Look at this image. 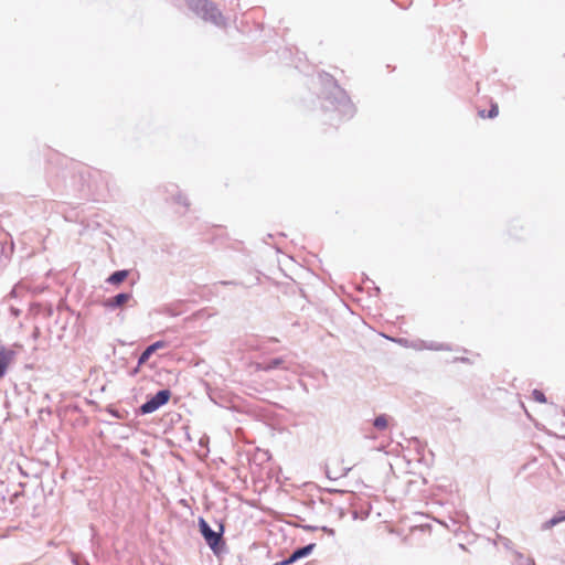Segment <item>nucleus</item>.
Masks as SVG:
<instances>
[{
	"label": "nucleus",
	"mask_w": 565,
	"mask_h": 565,
	"mask_svg": "<svg viewBox=\"0 0 565 565\" xmlns=\"http://www.w3.org/2000/svg\"><path fill=\"white\" fill-rule=\"evenodd\" d=\"M6 495L0 493V511H4L6 510Z\"/></svg>",
	"instance_id": "21"
},
{
	"label": "nucleus",
	"mask_w": 565,
	"mask_h": 565,
	"mask_svg": "<svg viewBox=\"0 0 565 565\" xmlns=\"http://www.w3.org/2000/svg\"><path fill=\"white\" fill-rule=\"evenodd\" d=\"M499 114V106L498 104L495 103H492L491 106H490V109L487 111L486 114V110H480L479 111V115L482 117V118H494L497 117Z\"/></svg>",
	"instance_id": "14"
},
{
	"label": "nucleus",
	"mask_w": 565,
	"mask_h": 565,
	"mask_svg": "<svg viewBox=\"0 0 565 565\" xmlns=\"http://www.w3.org/2000/svg\"><path fill=\"white\" fill-rule=\"evenodd\" d=\"M316 547L315 543H309L305 546H300L295 548L290 555L282 561L276 562L274 565H291L297 561L309 556Z\"/></svg>",
	"instance_id": "5"
},
{
	"label": "nucleus",
	"mask_w": 565,
	"mask_h": 565,
	"mask_svg": "<svg viewBox=\"0 0 565 565\" xmlns=\"http://www.w3.org/2000/svg\"><path fill=\"white\" fill-rule=\"evenodd\" d=\"M129 276L128 269H119L111 273L107 279L106 282L109 285L118 286L121 282H124Z\"/></svg>",
	"instance_id": "10"
},
{
	"label": "nucleus",
	"mask_w": 565,
	"mask_h": 565,
	"mask_svg": "<svg viewBox=\"0 0 565 565\" xmlns=\"http://www.w3.org/2000/svg\"><path fill=\"white\" fill-rule=\"evenodd\" d=\"M554 518H556V519H557V521H558L559 523H561V522H563V521H565V510H561V511H558V512L554 515Z\"/></svg>",
	"instance_id": "19"
},
{
	"label": "nucleus",
	"mask_w": 565,
	"mask_h": 565,
	"mask_svg": "<svg viewBox=\"0 0 565 565\" xmlns=\"http://www.w3.org/2000/svg\"><path fill=\"white\" fill-rule=\"evenodd\" d=\"M189 10L198 18L214 25H225L226 20L212 0H184Z\"/></svg>",
	"instance_id": "3"
},
{
	"label": "nucleus",
	"mask_w": 565,
	"mask_h": 565,
	"mask_svg": "<svg viewBox=\"0 0 565 565\" xmlns=\"http://www.w3.org/2000/svg\"><path fill=\"white\" fill-rule=\"evenodd\" d=\"M557 524H559V522L557 521L556 518L553 516L550 520H547V521H545V522H543L541 524V530L542 531H547V530L552 529L553 526H555Z\"/></svg>",
	"instance_id": "16"
},
{
	"label": "nucleus",
	"mask_w": 565,
	"mask_h": 565,
	"mask_svg": "<svg viewBox=\"0 0 565 565\" xmlns=\"http://www.w3.org/2000/svg\"><path fill=\"white\" fill-rule=\"evenodd\" d=\"M425 349L431 350V351H451V345L448 343H441V342H435L430 341L425 343Z\"/></svg>",
	"instance_id": "12"
},
{
	"label": "nucleus",
	"mask_w": 565,
	"mask_h": 565,
	"mask_svg": "<svg viewBox=\"0 0 565 565\" xmlns=\"http://www.w3.org/2000/svg\"><path fill=\"white\" fill-rule=\"evenodd\" d=\"M171 395L172 393L169 388H162L154 395L150 396L143 404H141L136 413L138 415H148L154 413L169 402Z\"/></svg>",
	"instance_id": "4"
},
{
	"label": "nucleus",
	"mask_w": 565,
	"mask_h": 565,
	"mask_svg": "<svg viewBox=\"0 0 565 565\" xmlns=\"http://www.w3.org/2000/svg\"><path fill=\"white\" fill-rule=\"evenodd\" d=\"M351 470V468H343L342 472L340 475H337V476H333L331 473V471L327 468L326 469V476L330 479V480H337L339 479L340 477H345L349 471Z\"/></svg>",
	"instance_id": "17"
},
{
	"label": "nucleus",
	"mask_w": 565,
	"mask_h": 565,
	"mask_svg": "<svg viewBox=\"0 0 565 565\" xmlns=\"http://www.w3.org/2000/svg\"><path fill=\"white\" fill-rule=\"evenodd\" d=\"M217 530L211 527L209 522L203 518H198V527L201 536L204 539L206 545L216 557H221L228 553V547L224 539L225 525L223 521L215 520Z\"/></svg>",
	"instance_id": "2"
},
{
	"label": "nucleus",
	"mask_w": 565,
	"mask_h": 565,
	"mask_svg": "<svg viewBox=\"0 0 565 565\" xmlns=\"http://www.w3.org/2000/svg\"><path fill=\"white\" fill-rule=\"evenodd\" d=\"M9 311H10L11 316H13L14 318L20 317V315H21V310L19 308L13 307V306H11L9 308Z\"/></svg>",
	"instance_id": "18"
},
{
	"label": "nucleus",
	"mask_w": 565,
	"mask_h": 565,
	"mask_svg": "<svg viewBox=\"0 0 565 565\" xmlns=\"http://www.w3.org/2000/svg\"><path fill=\"white\" fill-rule=\"evenodd\" d=\"M352 516H353V519H354V520H355V519H358V511H355V510H354V511L352 512Z\"/></svg>",
	"instance_id": "30"
},
{
	"label": "nucleus",
	"mask_w": 565,
	"mask_h": 565,
	"mask_svg": "<svg viewBox=\"0 0 565 565\" xmlns=\"http://www.w3.org/2000/svg\"><path fill=\"white\" fill-rule=\"evenodd\" d=\"M163 312H164V313H167V315H169V316H171V317H173V316H175V315H177V313H175V312H173L170 308H166Z\"/></svg>",
	"instance_id": "27"
},
{
	"label": "nucleus",
	"mask_w": 565,
	"mask_h": 565,
	"mask_svg": "<svg viewBox=\"0 0 565 565\" xmlns=\"http://www.w3.org/2000/svg\"><path fill=\"white\" fill-rule=\"evenodd\" d=\"M455 361H459V362H462V363H466L469 361L468 358H456Z\"/></svg>",
	"instance_id": "28"
},
{
	"label": "nucleus",
	"mask_w": 565,
	"mask_h": 565,
	"mask_svg": "<svg viewBox=\"0 0 565 565\" xmlns=\"http://www.w3.org/2000/svg\"><path fill=\"white\" fill-rule=\"evenodd\" d=\"M329 492H332V493H340V494H345L347 492L343 491V490H337V489H329L328 490Z\"/></svg>",
	"instance_id": "26"
},
{
	"label": "nucleus",
	"mask_w": 565,
	"mask_h": 565,
	"mask_svg": "<svg viewBox=\"0 0 565 565\" xmlns=\"http://www.w3.org/2000/svg\"><path fill=\"white\" fill-rule=\"evenodd\" d=\"M82 565H90L86 559L82 562Z\"/></svg>",
	"instance_id": "31"
},
{
	"label": "nucleus",
	"mask_w": 565,
	"mask_h": 565,
	"mask_svg": "<svg viewBox=\"0 0 565 565\" xmlns=\"http://www.w3.org/2000/svg\"><path fill=\"white\" fill-rule=\"evenodd\" d=\"M301 527H302L303 530H306V531H310V532H313V531L319 530V526H315V525H302Z\"/></svg>",
	"instance_id": "23"
},
{
	"label": "nucleus",
	"mask_w": 565,
	"mask_h": 565,
	"mask_svg": "<svg viewBox=\"0 0 565 565\" xmlns=\"http://www.w3.org/2000/svg\"><path fill=\"white\" fill-rule=\"evenodd\" d=\"M113 415H114L115 417H119V416H118V414H117L116 412H113Z\"/></svg>",
	"instance_id": "32"
},
{
	"label": "nucleus",
	"mask_w": 565,
	"mask_h": 565,
	"mask_svg": "<svg viewBox=\"0 0 565 565\" xmlns=\"http://www.w3.org/2000/svg\"><path fill=\"white\" fill-rule=\"evenodd\" d=\"M140 366L141 365L137 364V366L134 370L130 371V375L135 376L139 372Z\"/></svg>",
	"instance_id": "25"
},
{
	"label": "nucleus",
	"mask_w": 565,
	"mask_h": 565,
	"mask_svg": "<svg viewBox=\"0 0 565 565\" xmlns=\"http://www.w3.org/2000/svg\"><path fill=\"white\" fill-rule=\"evenodd\" d=\"M166 347L167 342L163 340H158L149 344L138 356V365H143L157 350Z\"/></svg>",
	"instance_id": "9"
},
{
	"label": "nucleus",
	"mask_w": 565,
	"mask_h": 565,
	"mask_svg": "<svg viewBox=\"0 0 565 565\" xmlns=\"http://www.w3.org/2000/svg\"><path fill=\"white\" fill-rule=\"evenodd\" d=\"M8 296H9V297H17V290H15V288H13V289L9 292V295H8Z\"/></svg>",
	"instance_id": "29"
},
{
	"label": "nucleus",
	"mask_w": 565,
	"mask_h": 565,
	"mask_svg": "<svg viewBox=\"0 0 565 565\" xmlns=\"http://www.w3.org/2000/svg\"><path fill=\"white\" fill-rule=\"evenodd\" d=\"M319 529L322 530L323 532L328 533L329 535H334V533H335L333 529L328 527V526H321Z\"/></svg>",
	"instance_id": "22"
},
{
	"label": "nucleus",
	"mask_w": 565,
	"mask_h": 565,
	"mask_svg": "<svg viewBox=\"0 0 565 565\" xmlns=\"http://www.w3.org/2000/svg\"><path fill=\"white\" fill-rule=\"evenodd\" d=\"M532 397H533V399L535 402H539V403H546L547 402L545 394L542 391L537 390V388L532 391Z\"/></svg>",
	"instance_id": "15"
},
{
	"label": "nucleus",
	"mask_w": 565,
	"mask_h": 565,
	"mask_svg": "<svg viewBox=\"0 0 565 565\" xmlns=\"http://www.w3.org/2000/svg\"><path fill=\"white\" fill-rule=\"evenodd\" d=\"M322 85L323 109L337 116V122L351 119L355 114V107L348 93L338 84V81L329 73L319 74Z\"/></svg>",
	"instance_id": "1"
},
{
	"label": "nucleus",
	"mask_w": 565,
	"mask_h": 565,
	"mask_svg": "<svg viewBox=\"0 0 565 565\" xmlns=\"http://www.w3.org/2000/svg\"><path fill=\"white\" fill-rule=\"evenodd\" d=\"M225 285H228V284H234L233 281H225L224 282Z\"/></svg>",
	"instance_id": "33"
},
{
	"label": "nucleus",
	"mask_w": 565,
	"mask_h": 565,
	"mask_svg": "<svg viewBox=\"0 0 565 565\" xmlns=\"http://www.w3.org/2000/svg\"><path fill=\"white\" fill-rule=\"evenodd\" d=\"M254 367L256 371H264L269 372L277 369L286 370V361L284 358H273L270 360L262 361V362H255Z\"/></svg>",
	"instance_id": "8"
},
{
	"label": "nucleus",
	"mask_w": 565,
	"mask_h": 565,
	"mask_svg": "<svg viewBox=\"0 0 565 565\" xmlns=\"http://www.w3.org/2000/svg\"><path fill=\"white\" fill-rule=\"evenodd\" d=\"M373 427L379 431H383L388 427V416L381 414L373 419Z\"/></svg>",
	"instance_id": "11"
},
{
	"label": "nucleus",
	"mask_w": 565,
	"mask_h": 565,
	"mask_svg": "<svg viewBox=\"0 0 565 565\" xmlns=\"http://www.w3.org/2000/svg\"><path fill=\"white\" fill-rule=\"evenodd\" d=\"M17 352L0 343V380L4 377L8 366L15 360Z\"/></svg>",
	"instance_id": "6"
},
{
	"label": "nucleus",
	"mask_w": 565,
	"mask_h": 565,
	"mask_svg": "<svg viewBox=\"0 0 565 565\" xmlns=\"http://www.w3.org/2000/svg\"><path fill=\"white\" fill-rule=\"evenodd\" d=\"M173 189L175 190V194H172V200L177 204H181L184 207H189L190 202L185 195H183L177 185H173Z\"/></svg>",
	"instance_id": "13"
},
{
	"label": "nucleus",
	"mask_w": 565,
	"mask_h": 565,
	"mask_svg": "<svg viewBox=\"0 0 565 565\" xmlns=\"http://www.w3.org/2000/svg\"><path fill=\"white\" fill-rule=\"evenodd\" d=\"M132 298V294L128 291L118 292L117 295L106 298L103 301L104 308L108 310H115L122 307Z\"/></svg>",
	"instance_id": "7"
},
{
	"label": "nucleus",
	"mask_w": 565,
	"mask_h": 565,
	"mask_svg": "<svg viewBox=\"0 0 565 565\" xmlns=\"http://www.w3.org/2000/svg\"><path fill=\"white\" fill-rule=\"evenodd\" d=\"M72 563L74 565H82V561H81V557L78 555H73L72 556Z\"/></svg>",
	"instance_id": "24"
},
{
	"label": "nucleus",
	"mask_w": 565,
	"mask_h": 565,
	"mask_svg": "<svg viewBox=\"0 0 565 565\" xmlns=\"http://www.w3.org/2000/svg\"><path fill=\"white\" fill-rule=\"evenodd\" d=\"M0 257H4L6 259H9V255L7 254V248L4 244H0Z\"/></svg>",
	"instance_id": "20"
}]
</instances>
